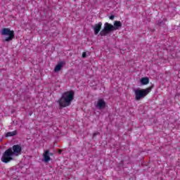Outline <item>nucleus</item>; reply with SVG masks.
I'll list each match as a JSON object with an SVG mask.
<instances>
[{
	"mask_svg": "<svg viewBox=\"0 0 180 180\" xmlns=\"http://www.w3.org/2000/svg\"><path fill=\"white\" fill-rule=\"evenodd\" d=\"M157 24L158 25V26H162L164 25V21L159 20L158 21H157Z\"/></svg>",
	"mask_w": 180,
	"mask_h": 180,
	"instance_id": "nucleus-14",
	"label": "nucleus"
},
{
	"mask_svg": "<svg viewBox=\"0 0 180 180\" xmlns=\"http://www.w3.org/2000/svg\"><path fill=\"white\" fill-rule=\"evenodd\" d=\"M150 82V79L148 77H143L141 79V85H147Z\"/></svg>",
	"mask_w": 180,
	"mask_h": 180,
	"instance_id": "nucleus-12",
	"label": "nucleus"
},
{
	"mask_svg": "<svg viewBox=\"0 0 180 180\" xmlns=\"http://www.w3.org/2000/svg\"><path fill=\"white\" fill-rule=\"evenodd\" d=\"M153 86H150L146 89H136L134 90V92L135 94V99L136 101H141V99H144L146 98V95H148L149 92H151V90L153 89Z\"/></svg>",
	"mask_w": 180,
	"mask_h": 180,
	"instance_id": "nucleus-2",
	"label": "nucleus"
},
{
	"mask_svg": "<svg viewBox=\"0 0 180 180\" xmlns=\"http://www.w3.org/2000/svg\"><path fill=\"white\" fill-rule=\"evenodd\" d=\"M86 57V53L84 52L82 53V58H85Z\"/></svg>",
	"mask_w": 180,
	"mask_h": 180,
	"instance_id": "nucleus-16",
	"label": "nucleus"
},
{
	"mask_svg": "<svg viewBox=\"0 0 180 180\" xmlns=\"http://www.w3.org/2000/svg\"><path fill=\"white\" fill-rule=\"evenodd\" d=\"M98 134H100L99 132L93 134V137H95L96 136H98Z\"/></svg>",
	"mask_w": 180,
	"mask_h": 180,
	"instance_id": "nucleus-17",
	"label": "nucleus"
},
{
	"mask_svg": "<svg viewBox=\"0 0 180 180\" xmlns=\"http://www.w3.org/2000/svg\"><path fill=\"white\" fill-rule=\"evenodd\" d=\"M101 29H102V22H99L93 26V30H94V34H98L101 32Z\"/></svg>",
	"mask_w": 180,
	"mask_h": 180,
	"instance_id": "nucleus-9",
	"label": "nucleus"
},
{
	"mask_svg": "<svg viewBox=\"0 0 180 180\" xmlns=\"http://www.w3.org/2000/svg\"><path fill=\"white\" fill-rule=\"evenodd\" d=\"M1 34L2 36H8L5 37L4 41H11V40H13L15 37V32L9 28H4L1 30Z\"/></svg>",
	"mask_w": 180,
	"mask_h": 180,
	"instance_id": "nucleus-3",
	"label": "nucleus"
},
{
	"mask_svg": "<svg viewBox=\"0 0 180 180\" xmlns=\"http://www.w3.org/2000/svg\"><path fill=\"white\" fill-rule=\"evenodd\" d=\"M50 155H53V153H50L49 150H46L43 154L44 158L42 159V161H44V162H49V161H51Z\"/></svg>",
	"mask_w": 180,
	"mask_h": 180,
	"instance_id": "nucleus-6",
	"label": "nucleus"
},
{
	"mask_svg": "<svg viewBox=\"0 0 180 180\" xmlns=\"http://www.w3.org/2000/svg\"><path fill=\"white\" fill-rule=\"evenodd\" d=\"M13 152H12V148L7 149L3 154L1 157L2 162H5V164H8V162L12 161L13 160Z\"/></svg>",
	"mask_w": 180,
	"mask_h": 180,
	"instance_id": "nucleus-4",
	"label": "nucleus"
},
{
	"mask_svg": "<svg viewBox=\"0 0 180 180\" xmlns=\"http://www.w3.org/2000/svg\"><path fill=\"white\" fill-rule=\"evenodd\" d=\"M115 31V27L112 24L105 22L103 29L100 32V36H108L109 33Z\"/></svg>",
	"mask_w": 180,
	"mask_h": 180,
	"instance_id": "nucleus-5",
	"label": "nucleus"
},
{
	"mask_svg": "<svg viewBox=\"0 0 180 180\" xmlns=\"http://www.w3.org/2000/svg\"><path fill=\"white\" fill-rule=\"evenodd\" d=\"M109 19H110V20H113V19H115V15H110Z\"/></svg>",
	"mask_w": 180,
	"mask_h": 180,
	"instance_id": "nucleus-15",
	"label": "nucleus"
},
{
	"mask_svg": "<svg viewBox=\"0 0 180 180\" xmlns=\"http://www.w3.org/2000/svg\"><path fill=\"white\" fill-rule=\"evenodd\" d=\"M63 67H64L63 62L58 63L54 68V72H58V71H60Z\"/></svg>",
	"mask_w": 180,
	"mask_h": 180,
	"instance_id": "nucleus-10",
	"label": "nucleus"
},
{
	"mask_svg": "<svg viewBox=\"0 0 180 180\" xmlns=\"http://www.w3.org/2000/svg\"><path fill=\"white\" fill-rule=\"evenodd\" d=\"M105 107H106V102H105V100L99 99L97 101V104L96 105V108H97V109H105Z\"/></svg>",
	"mask_w": 180,
	"mask_h": 180,
	"instance_id": "nucleus-8",
	"label": "nucleus"
},
{
	"mask_svg": "<svg viewBox=\"0 0 180 180\" xmlns=\"http://www.w3.org/2000/svg\"><path fill=\"white\" fill-rule=\"evenodd\" d=\"M13 155H18L22 153V147L20 145H14L13 146Z\"/></svg>",
	"mask_w": 180,
	"mask_h": 180,
	"instance_id": "nucleus-7",
	"label": "nucleus"
},
{
	"mask_svg": "<svg viewBox=\"0 0 180 180\" xmlns=\"http://www.w3.org/2000/svg\"><path fill=\"white\" fill-rule=\"evenodd\" d=\"M74 101V92L69 91L63 93L60 98L58 101L60 108H67L71 105V102Z\"/></svg>",
	"mask_w": 180,
	"mask_h": 180,
	"instance_id": "nucleus-1",
	"label": "nucleus"
},
{
	"mask_svg": "<svg viewBox=\"0 0 180 180\" xmlns=\"http://www.w3.org/2000/svg\"><path fill=\"white\" fill-rule=\"evenodd\" d=\"M114 30H119L122 27V22L120 21L114 22Z\"/></svg>",
	"mask_w": 180,
	"mask_h": 180,
	"instance_id": "nucleus-11",
	"label": "nucleus"
},
{
	"mask_svg": "<svg viewBox=\"0 0 180 180\" xmlns=\"http://www.w3.org/2000/svg\"><path fill=\"white\" fill-rule=\"evenodd\" d=\"M16 134H17L16 131H9L6 134V137H12L13 136H16Z\"/></svg>",
	"mask_w": 180,
	"mask_h": 180,
	"instance_id": "nucleus-13",
	"label": "nucleus"
}]
</instances>
